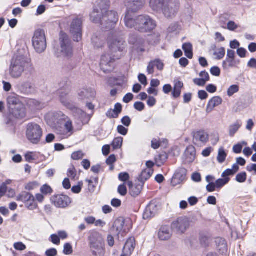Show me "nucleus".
Returning a JSON list of instances; mask_svg holds the SVG:
<instances>
[{"label": "nucleus", "instance_id": "nucleus-24", "mask_svg": "<svg viewBox=\"0 0 256 256\" xmlns=\"http://www.w3.org/2000/svg\"><path fill=\"white\" fill-rule=\"evenodd\" d=\"M240 64V60L238 59H230L226 58L222 64V66L224 70H228L233 68H237Z\"/></svg>", "mask_w": 256, "mask_h": 256}, {"label": "nucleus", "instance_id": "nucleus-61", "mask_svg": "<svg viewBox=\"0 0 256 256\" xmlns=\"http://www.w3.org/2000/svg\"><path fill=\"white\" fill-rule=\"evenodd\" d=\"M134 106L136 110L141 112L144 110L145 106L142 102H137L134 103Z\"/></svg>", "mask_w": 256, "mask_h": 256}, {"label": "nucleus", "instance_id": "nucleus-64", "mask_svg": "<svg viewBox=\"0 0 256 256\" xmlns=\"http://www.w3.org/2000/svg\"><path fill=\"white\" fill-rule=\"evenodd\" d=\"M138 79L142 84L144 86H146L147 84V78L144 74H139L138 76Z\"/></svg>", "mask_w": 256, "mask_h": 256}, {"label": "nucleus", "instance_id": "nucleus-51", "mask_svg": "<svg viewBox=\"0 0 256 256\" xmlns=\"http://www.w3.org/2000/svg\"><path fill=\"white\" fill-rule=\"evenodd\" d=\"M94 180L96 184L98 182V178H94L92 180H86V182L88 183V190L90 192H93L94 190L95 186L93 184Z\"/></svg>", "mask_w": 256, "mask_h": 256}, {"label": "nucleus", "instance_id": "nucleus-26", "mask_svg": "<svg viewBox=\"0 0 256 256\" xmlns=\"http://www.w3.org/2000/svg\"><path fill=\"white\" fill-rule=\"evenodd\" d=\"M135 242L136 240L134 237L130 238L127 240L124 247V252H126L127 254H132L135 248Z\"/></svg>", "mask_w": 256, "mask_h": 256}, {"label": "nucleus", "instance_id": "nucleus-20", "mask_svg": "<svg viewBox=\"0 0 256 256\" xmlns=\"http://www.w3.org/2000/svg\"><path fill=\"white\" fill-rule=\"evenodd\" d=\"M196 150L192 146H188L186 150L182 156L183 161L186 164L192 162L196 158Z\"/></svg>", "mask_w": 256, "mask_h": 256}, {"label": "nucleus", "instance_id": "nucleus-47", "mask_svg": "<svg viewBox=\"0 0 256 256\" xmlns=\"http://www.w3.org/2000/svg\"><path fill=\"white\" fill-rule=\"evenodd\" d=\"M247 175L246 172H242L238 174L236 177V180L240 182L243 183L246 182Z\"/></svg>", "mask_w": 256, "mask_h": 256}, {"label": "nucleus", "instance_id": "nucleus-40", "mask_svg": "<svg viewBox=\"0 0 256 256\" xmlns=\"http://www.w3.org/2000/svg\"><path fill=\"white\" fill-rule=\"evenodd\" d=\"M168 158L167 155L166 153L160 154L158 158H156V164L158 166H161Z\"/></svg>", "mask_w": 256, "mask_h": 256}, {"label": "nucleus", "instance_id": "nucleus-6", "mask_svg": "<svg viewBox=\"0 0 256 256\" xmlns=\"http://www.w3.org/2000/svg\"><path fill=\"white\" fill-rule=\"evenodd\" d=\"M109 48L112 53L122 52L126 47V42L119 32H114L111 34L108 40Z\"/></svg>", "mask_w": 256, "mask_h": 256}, {"label": "nucleus", "instance_id": "nucleus-32", "mask_svg": "<svg viewBox=\"0 0 256 256\" xmlns=\"http://www.w3.org/2000/svg\"><path fill=\"white\" fill-rule=\"evenodd\" d=\"M104 14L98 10L96 8H94L93 11L90 14V18L91 20L94 23H100L102 24V17Z\"/></svg>", "mask_w": 256, "mask_h": 256}, {"label": "nucleus", "instance_id": "nucleus-52", "mask_svg": "<svg viewBox=\"0 0 256 256\" xmlns=\"http://www.w3.org/2000/svg\"><path fill=\"white\" fill-rule=\"evenodd\" d=\"M72 248L71 244L69 243H66L64 246L63 252L65 254L69 255L72 253Z\"/></svg>", "mask_w": 256, "mask_h": 256}, {"label": "nucleus", "instance_id": "nucleus-18", "mask_svg": "<svg viewBox=\"0 0 256 256\" xmlns=\"http://www.w3.org/2000/svg\"><path fill=\"white\" fill-rule=\"evenodd\" d=\"M114 57L115 56L112 57L109 54L102 56L100 62V66L104 72L106 73L111 71L112 68L111 64L112 60H114Z\"/></svg>", "mask_w": 256, "mask_h": 256}, {"label": "nucleus", "instance_id": "nucleus-16", "mask_svg": "<svg viewBox=\"0 0 256 256\" xmlns=\"http://www.w3.org/2000/svg\"><path fill=\"white\" fill-rule=\"evenodd\" d=\"M52 200L54 205L59 208H66L72 202L71 198L64 194L54 196L52 198Z\"/></svg>", "mask_w": 256, "mask_h": 256}, {"label": "nucleus", "instance_id": "nucleus-29", "mask_svg": "<svg viewBox=\"0 0 256 256\" xmlns=\"http://www.w3.org/2000/svg\"><path fill=\"white\" fill-rule=\"evenodd\" d=\"M158 238L162 240H166L170 238L172 234L169 228L167 226H162L160 228L158 234Z\"/></svg>", "mask_w": 256, "mask_h": 256}, {"label": "nucleus", "instance_id": "nucleus-54", "mask_svg": "<svg viewBox=\"0 0 256 256\" xmlns=\"http://www.w3.org/2000/svg\"><path fill=\"white\" fill-rule=\"evenodd\" d=\"M118 192L121 196H126L127 194V188L126 185L124 184H120L118 187Z\"/></svg>", "mask_w": 256, "mask_h": 256}, {"label": "nucleus", "instance_id": "nucleus-57", "mask_svg": "<svg viewBox=\"0 0 256 256\" xmlns=\"http://www.w3.org/2000/svg\"><path fill=\"white\" fill-rule=\"evenodd\" d=\"M14 248L18 250H26V246L22 242H16L14 244Z\"/></svg>", "mask_w": 256, "mask_h": 256}, {"label": "nucleus", "instance_id": "nucleus-7", "mask_svg": "<svg viewBox=\"0 0 256 256\" xmlns=\"http://www.w3.org/2000/svg\"><path fill=\"white\" fill-rule=\"evenodd\" d=\"M152 36H150L146 40L142 37L136 34L130 35L128 42L134 45V46L140 52H144L148 50V46L152 44L150 42Z\"/></svg>", "mask_w": 256, "mask_h": 256}, {"label": "nucleus", "instance_id": "nucleus-53", "mask_svg": "<svg viewBox=\"0 0 256 256\" xmlns=\"http://www.w3.org/2000/svg\"><path fill=\"white\" fill-rule=\"evenodd\" d=\"M114 112L116 113L115 116H112L114 118H117L119 114L122 112V106L120 103H116L114 106V108L112 110Z\"/></svg>", "mask_w": 256, "mask_h": 256}, {"label": "nucleus", "instance_id": "nucleus-58", "mask_svg": "<svg viewBox=\"0 0 256 256\" xmlns=\"http://www.w3.org/2000/svg\"><path fill=\"white\" fill-rule=\"evenodd\" d=\"M193 82L195 84H196L198 86H204L206 82V80H204V79H202V78H194L193 80Z\"/></svg>", "mask_w": 256, "mask_h": 256}, {"label": "nucleus", "instance_id": "nucleus-14", "mask_svg": "<svg viewBox=\"0 0 256 256\" xmlns=\"http://www.w3.org/2000/svg\"><path fill=\"white\" fill-rule=\"evenodd\" d=\"M193 143L198 146H204L208 141L209 136L208 134L204 130H198L192 133Z\"/></svg>", "mask_w": 256, "mask_h": 256}, {"label": "nucleus", "instance_id": "nucleus-28", "mask_svg": "<svg viewBox=\"0 0 256 256\" xmlns=\"http://www.w3.org/2000/svg\"><path fill=\"white\" fill-rule=\"evenodd\" d=\"M216 248L220 254H223L227 252V244L224 239L218 238L216 239Z\"/></svg>", "mask_w": 256, "mask_h": 256}, {"label": "nucleus", "instance_id": "nucleus-30", "mask_svg": "<svg viewBox=\"0 0 256 256\" xmlns=\"http://www.w3.org/2000/svg\"><path fill=\"white\" fill-rule=\"evenodd\" d=\"M92 42L95 48H102L105 44V38L102 36L94 34L92 38Z\"/></svg>", "mask_w": 256, "mask_h": 256}, {"label": "nucleus", "instance_id": "nucleus-19", "mask_svg": "<svg viewBox=\"0 0 256 256\" xmlns=\"http://www.w3.org/2000/svg\"><path fill=\"white\" fill-rule=\"evenodd\" d=\"M156 68L160 71H162L164 68V64L160 59L157 58L151 60L148 64L146 71L149 74H153L154 72V68Z\"/></svg>", "mask_w": 256, "mask_h": 256}, {"label": "nucleus", "instance_id": "nucleus-48", "mask_svg": "<svg viewBox=\"0 0 256 256\" xmlns=\"http://www.w3.org/2000/svg\"><path fill=\"white\" fill-rule=\"evenodd\" d=\"M26 208L31 210H36L38 208V204L35 202L34 197L30 200V202H27L25 204Z\"/></svg>", "mask_w": 256, "mask_h": 256}, {"label": "nucleus", "instance_id": "nucleus-35", "mask_svg": "<svg viewBox=\"0 0 256 256\" xmlns=\"http://www.w3.org/2000/svg\"><path fill=\"white\" fill-rule=\"evenodd\" d=\"M242 123L240 120H237L234 124L230 126L229 135L232 137L241 127Z\"/></svg>", "mask_w": 256, "mask_h": 256}, {"label": "nucleus", "instance_id": "nucleus-34", "mask_svg": "<svg viewBox=\"0 0 256 256\" xmlns=\"http://www.w3.org/2000/svg\"><path fill=\"white\" fill-rule=\"evenodd\" d=\"M34 197V196L31 194L23 192L17 196L16 200L18 201H21L26 204L27 202H30Z\"/></svg>", "mask_w": 256, "mask_h": 256}, {"label": "nucleus", "instance_id": "nucleus-42", "mask_svg": "<svg viewBox=\"0 0 256 256\" xmlns=\"http://www.w3.org/2000/svg\"><path fill=\"white\" fill-rule=\"evenodd\" d=\"M225 54V48L223 47L216 49L214 53V56H216V59L218 60L223 58Z\"/></svg>", "mask_w": 256, "mask_h": 256}, {"label": "nucleus", "instance_id": "nucleus-36", "mask_svg": "<svg viewBox=\"0 0 256 256\" xmlns=\"http://www.w3.org/2000/svg\"><path fill=\"white\" fill-rule=\"evenodd\" d=\"M20 102L18 96L14 94H10L7 98V102L10 107L16 106Z\"/></svg>", "mask_w": 256, "mask_h": 256}, {"label": "nucleus", "instance_id": "nucleus-44", "mask_svg": "<svg viewBox=\"0 0 256 256\" xmlns=\"http://www.w3.org/2000/svg\"><path fill=\"white\" fill-rule=\"evenodd\" d=\"M122 142L123 138L122 137H118L114 140L112 145L114 149H119L122 147Z\"/></svg>", "mask_w": 256, "mask_h": 256}, {"label": "nucleus", "instance_id": "nucleus-59", "mask_svg": "<svg viewBox=\"0 0 256 256\" xmlns=\"http://www.w3.org/2000/svg\"><path fill=\"white\" fill-rule=\"evenodd\" d=\"M130 176L127 172H121L118 175V178L122 182H126L128 180Z\"/></svg>", "mask_w": 256, "mask_h": 256}, {"label": "nucleus", "instance_id": "nucleus-21", "mask_svg": "<svg viewBox=\"0 0 256 256\" xmlns=\"http://www.w3.org/2000/svg\"><path fill=\"white\" fill-rule=\"evenodd\" d=\"M18 88L24 94H29L33 92L34 90V85L32 78H29L26 81L23 82Z\"/></svg>", "mask_w": 256, "mask_h": 256}, {"label": "nucleus", "instance_id": "nucleus-11", "mask_svg": "<svg viewBox=\"0 0 256 256\" xmlns=\"http://www.w3.org/2000/svg\"><path fill=\"white\" fill-rule=\"evenodd\" d=\"M60 102L64 106L74 110L75 116L80 118L86 115V114L84 111L75 106L69 96L66 94L62 92L60 94Z\"/></svg>", "mask_w": 256, "mask_h": 256}, {"label": "nucleus", "instance_id": "nucleus-8", "mask_svg": "<svg viewBox=\"0 0 256 256\" xmlns=\"http://www.w3.org/2000/svg\"><path fill=\"white\" fill-rule=\"evenodd\" d=\"M26 62L22 56L14 59L10 68V74L14 78H20L24 71Z\"/></svg>", "mask_w": 256, "mask_h": 256}, {"label": "nucleus", "instance_id": "nucleus-56", "mask_svg": "<svg viewBox=\"0 0 256 256\" xmlns=\"http://www.w3.org/2000/svg\"><path fill=\"white\" fill-rule=\"evenodd\" d=\"M84 154L82 151L74 152L72 154V158L74 160H78L82 158Z\"/></svg>", "mask_w": 256, "mask_h": 256}, {"label": "nucleus", "instance_id": "nucleus-55", "mask_svg": "<svg viewBox=\"0 0 256 256\" xmlns=\"http://www.w3.org/2000/svg\"><path fill=\"white\" fill-rule=\"evenodd\" d=\"M68 176L72 179H74L76 176V170L73 166L68 168L67 173Z\"/></svg>", "mask_w": 256, "mask_h": 256}, {"label": "nucleus", "instance_id": "nucleus-13", "mask_svg": "<svg viewBox=\"0 0 256 256\" xmlns=\"http://www.w3.org/2000/svg\"><path fill=\"white\" fill-rule=\"evenodd\" d=\"M190 221L186 217L178 218L174 221L171 224V228L178 233L182 234L188 228Z\"/></svg>", "mask_w": 256, "mask_h": 256}, {"label": "nucleus", "instance_id": "nucleus-23", "mask_svg": "<svg viewBox=\"0 0 256 256\" xmlns=\"http://www.w3.org/2000/svg\"><path fill=\"white\" fill-rule=\"evenodd\" d=\"M222 102V98L218 96H214L208 102L206 108L207 113H210L212 111L214 108L220 106Z\"/></svg>", "mask_w": 256, "mask_h": 256}, {"label": "nucleus", "instance_id": "nucleus-22", "mask_svg": "<svg viewBox=\"0 0 256 256\" xmlns=\"http://www.w3.org/2000/svg\"><path fill=\"white\" fill-rule=\"evenodd\" d=\"M158 210V207L154 203L150 204L144 212L143 218L146 220L154 217L157 214Z\"/></svg>", "mask_w": 256, "mask_h": 256}, {"label": "nucleus", "instance_id": "nucleus-50", "mask_svg": "<svg viewBox=\"0 0 256 256\" xmlns=\"http://www.w3.org/2000/svg\"><path fill=\"white\" fill-rule=\"evenodd\" d=\"M40 192L44 195H47L48 194H51L52 192V190L48 184H44L42 188H40Z\"/></svg>", "mask_w": 256, "mask_h": 256}, {"label": "nucleus", "instance_id": "nucleus-4", "mask_svg": "<svg viewBox=\"0 0 256 256\" xmlns=\"http://www.w3.org/2000/svg\"><path fill=\"white\" fill-rule=\"evenodd\" d=\"M42 136V130L40 126L36 123L28 124L26 126V136L33 144H38Z\"/></svg>", "mask_w": 256, "mask_h": 256}, {"label": "nucleus", "instance_id": "nucleus-63", "mask_svg": "<svg viewBox=\"0 0 256 256\" xmlns=\"http://www.w3.org/2000/svg\"><path fill=\"white\" fill-rule=\"evenodd\" d=\"M50 241L56 245H58L60 244V239L58 236L55 234L50 236Z\"/></svg>", "mask_w": 256, "mask_h": 256}, {"label": "nucleus", "instance_id": "nucleus-62", "mask_svg": "<svg viewBox=\"0 0 256 256\" xmlns=\"http://www.w3.org/2000/svg\"><path fill=\"white\" fill-rule=\"evenodd\" d=\"M58 254L57 250L54 248H51L46 250L45 254L46 256H56Z\"/></svg>", "mask_w": 256, "mask_h": 256}, {"label": "nucleus", "instance_id": "nucleus-45", "mask_svg": "<svg viewBox=\"0 0 256 256\" xmlns=\"http://www.w3.org/2000/svg\"><path fill=\"white\" fill-rule=\"evenodd\" d=\"M230 180V178H219L217 180L216 182V185L217 188H220L224 186Z\"/></svg>", "mask_w": 256, "mask_h": 256}, {"label": "nucleus", "instance_id": "nucleus-49", "mask_svg": "<svg viewBox=\"0 0 256 256\" xmlns=\"http://www.w3.org/2000/svg\"><path fill=\"white\" fill-rule=\"evenodd\" d=\"M54 118L58 121L66 120H68V117L61 112L54 113Z\"/></svg>", "mask_w": 256, "mask_h": 256}, {"label": "nucleus", "instance_id": "nucleus-2", "mask_svg": "<svg viewBox=\"0 0 256 256\" xmlns=\"http://www.w3.org/2000/svg\"><path fill=\"white\" fill-rule=\"evenodd\" d=\"M150 5L154 10H162L166 17L170 18L178 12L180 4L173 0H150Z\"/></svg>", "mask_w": 256, "mask_h": 256}, {"label": "nucleus", "instance_id": "nucleus-17", "mask_svg": "<svg viewBox=\"0 0 256 256\" xmlns=\"http://www.w3.org/2000/svg\"><path fill=\"white\" fill-rule=\"evenodd\" d=\"M145 4V0H130L126 4V14L136 12L142 8Z\"/></svg>", "mask_w": 256, "mask_h": 256}, {"label": "nucleus", "instance_id": "nucleus-1", "mask_svg": "<svg viewBox=\"0 0 256 256\" xmlns=\"http://www.w3.org/2000/svg\"><path fill=\"white\" fill-rule=\"evenodd\" d=\"M124 22L128 28H134L141 32H150L156 26L155 21L147 14L136 16L132 14H126Z\"/></svg>", "mask_w": 256, "mask_h": 256}, {"label": "nucleus", "instance_id": "nucleus-38", "mask_svg": "<svg viewBox=\"0 0 256 256\" xmlns=\"http://www.w3.org/2000/svg\"><path fill=\"white\" fill-rule=\"evenodd\" d=\"M182 49L186 56L190 59L192 58V46L190 43H184L182 45Z\"/></svg>", "mask_w": 256, "mask_h": 256}, {"label": "nucleus", "instance_id": "nucleus-5", "mask_svg": "<svg viewBox=\"0 0 256 256\" xmlns=\"http://www.w3.org/2000/svg\"><path fill=\"white\" fill-rule=\"evenodd\" d=\"M32 46L36 52H43L46 48V40L44 31L37 30L34 33L32 40Z\"/></svg>", "mask_w": 256, "mask_h": 256}, {"label": "nucleus", "instance_id": "nucleus-46", "mask_svg": "<svg viewBox=\"0 0 256 256\" xmlns=\"http://www.w3.org/2000/svg\"><path fill=\"white\" fill-rule=\"evenodd\" d=\"M239 90V86L238 85L234 84L229 87L227 90L228 95L229 96H232L235 93L238 92Z\"/></svg>", "mask_w": 256, "mask_h": 256}, {"label": "nucleus", "instance_id": "nucleus-12", "mask_svg": "<svg viewBox=\"0 0 256 256\" xmlns=\"http://www.w3.org/2000/svg\"><path fill=\"white\" fill-rule=\"evenodd\" d=\"M82 20L81 18L74 19L70 26V32L72 35L74 40L78 42L82 37Z\"/></svg>", "mask_w": 256, "mask_h": 256}, {"label": "nucleus", "instance_id": "nucleus-43", "mask_svg": "<svg viewBox=\"0 0 256 256\" xmlns=\"http://www.w3.org/2000/svg\"><path fill=\"white\" fill-rule=\"evenodd\" d=\"M66 124L64 125V129L66 130V134L68 136H71L73 134L74 128L72 124V122L70 120H67Z\"/></svg>", "mask_w": 256, "mask_h": 256}, {"label": "nucleus", "instance_id": "nucleus-9", "mask_svg": "<svg viewBox=\"0 0 256 256\" xmlns=\"http://www.w3.org/2000/svg\"><path fill=\"white\" fill-rule=\"evenodd\" d=\"M60 55L66 59H70L73 56V50L70 40L66 34L61 33L60 38Z\"/></svg>", "mask_w": 256, "mask_h": 256}, {"label": "nucleus", "instance_id": "nucleus-31", "mask_svg": "<svg viewBox=\"0 0 256 256\" xmlns=\"http://www.w3.org/2000/svg\"><path fill=\"white\" fill-rule=\"evenodd\" d=\"M154 173L153 169H144L138 178V180L142 184L148 180Z\"/></svg>", "mask_w": 256, "mask_h": 256}, {"label": "nucleus", "instance_id": "nucleus-33", "mask_svg": "<svg viewBox=\"0 0 256 256\" xmlns=\"http://www.w3.org/2000/svg\"><path fill=\"white\" fill-rule=\"evenodd\" d=\"M78 95L82 99H90L95 97L96 92L92 88L84 89L79 92Z\"/></svg>", "mask_w": 256, "mask_h": 256}, {"label": "nucleus", "instance_id": "nucleus-41", "mask_svg": "<svg viewBox=\"0 0 256 256\" xmlns=\"http://www.w3.org/2000/svg\"><path fill=\"white\" fill-rule=\"evenodd\" d=\"M227 154L225 152L223 148H219L218 155L217 156V160L218 162L220 164L223 163L226 158Z\"/></svg>", "mask_w": 256, "mask_h": 256}, {"label": "nucleus", "instance_id": "nucleus-3", "mask_svg": "<svg viewBox=\"0 0 256 256\" xmlns=\"http://www.w3.org/2000/svg\"><path fill=\"white\" fill-rule=\"evenodd\" d=\"M90 246L93 256H104L105 254L104 243L100 234L92 232L89 238Z\"/></svg>", "mask_w": 256, "mask_h": 256}, {"label": "nucleus", "instance_id": "nucleus-60", "mask_svg": "<svg viewBox=\"0 0 256 256\" xmlns=\"http://www.w3.org/2000/svg\"><path fill=\"white\" fill-rule=\"evenodd\" d=\"M210 73L212 75L218 76L220 74V68L218 66H213L210 68Z\"/></svg>", "mask_w": 256, "mask_h": 256}, {"label": "nucleus", "instance_id": "nucleus-25", "mask_svg": "<svg viewBox=\"0 0 256 256\" xmlns=\"http://www.w3.org/2000/svg\"><path fill=\"white\" fill-rule=\"evenodd\" d=\"M128 185L130 188V193L134 197L138 196L141 192L144 186L141 183L134 186L132 182L130 181L128 182Z\"/></svg>", "mask_w": 256, "mask_h": 256}, {"label": "nucleus", "instance_id": "nucleus-39", "mask_svg": "<svg viewBox=\"0 0 256 256\" xmlns=\"http://www.w3.org/2000/svg\"><path fill=\"white\" fill-rule=\"evenodd\" d=\"M183 86V83L180 81H178L175 84L174 90L172 92V95L174 98H178L180 96L181 94V89Z\"/></svg>", "mask_w": 256, "mask_h": 256}, {"label": "nucleus", "instance_id": "nucleus-37", "mask_svg": "<svg viewBox=\"0 0 256 256\" xmlns=\"http://www.w3.org/2000/svg\"><path fill=\"white\" fill-rule=\"evenodd\" d=\"M186 170L184 168H180L178 169L174 175V176L178 179V180L183 182L185 180L186 175Z\"/></svg>", "mask_w": 256, "mask_h": 256}, {"label": "nucleus", "instance_id": "nucleus-15", "mask_svg": "<svg viewBox=\"0 0 256 256\" xmlns=\"http://www.w3.org/2000/svg\"><path fill=\"white\" fill-rule=\"evenodd\" d=\"M125 220L122 218H120L116 220L113 224L111 232L114 234L118 236L120 234L127 232L129 228L125 225Z\"/></svg>", "mask_w": 256, "mask_h": 256}, {"label": "nucleus", "instance_id": "nucleus-10", "mask_svg": "<svg viewBox=\"0 0 256 256\" xmlns=\"http://www.w3.org/2000/svg\"><path fill=\"white\" fill-rule=\"evenodd\" d=\"M118 16L117 12L113 10L106 12L102 20V26L106 30L112 28L118 20Z\"/></svg>", "mask_w": 256, "mask_h": 256}, {"label": "nucleus", "instance_id": "nucleus-27", "mask_svg": "<svg viewBox=\"0 0 256 256\" xmlns=\"http://www.w3.org/2000/svg\"><path fill=\"white\" fill-rule=\"evenodd\" d=\"M110 6L109 0H98L94 6V8L104 14L106 12Z\"/></svg>", "mask_w": 256, "mask_h": 256}]
</instances>
